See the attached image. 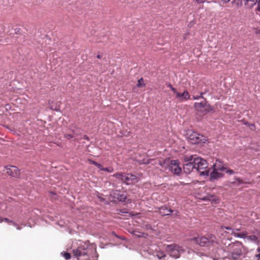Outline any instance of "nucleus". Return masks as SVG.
Masks as SVG:
<instances>
[{"mask_svg": "<svg viewBox=\"0 0 260 260\" xmlns=\"http://www.w3.org/2000/svg\"><path fill=\"white\" fill-rule=\"evenodd\" d=\"M224 251L229 252L230 254V257L234 260L239 259L247 252L246 247L242 242L238 241L230 244L225 248Z\"/></svg>", "mask_w": 260, "mask_h": 260, "instance_id": "f257e3e1", "label": "nucleus"}, {"mask_svg": "<svg viewBox=\"0 0 260 260\" xmlns=\"http://www.w3.org/2000/svg\"><path fill=\"white\" fill-rule=\"evenodd\" d=\"M93 251L94 250L88 244L82 243L77 248L73 249V257L76 258L77 260H88L87 258L83 257H86Z\"/></svg>", "mask_w": 260, "mask_h": 260, "instance_id": "f03ea898", "label": "nucleus"}, {"mask_svg": "<svg viewBox=\"0 0 260 260\" xmlns=\"http://www.w3.org/2000/svg\"><path fill=\"white\" fill-rule=\"evenodd\" d=\"M191 240L202 247H210L217 244L216 237L212 235H209L207 237H198L192 239Z\"/></svg>", "mask_w": 260, "mask_h": 260, "instance_id": "7ed1b4c3", "label": "nucleus"}, {"mask_svg": "<svg viewBox=\"0 0 260 260\" xmlns=\"http://www.w3.org/2000/svg\"><path fill=\"white\" fill-rule=\"evenodd\" d=\"M193 162L195 165V170H197L201 176H207L209 171L207 169L208 164L206 160L200 157L193 156Z\"/></svg>", "mask_w": 260, "mask_h": 260, "instance_id": "20e7f679", "label": "nucleus"}, {"mask_svg": "<svg viewBox=\"0 0 260 260\" xmlns=\"http://www.w3.org/2000/svg\"><path fill=\"white\" fill-rule=\"evenodd\" d=\"M113 176L120 180L122 182L129 185L135 182L138 181V178L136 176L132 174H125L123 173H115Z\"/></svg>", "mask_w": 260, "mask_h": 260, "instance_id": "39448f33", "label": "nucleus"}, {"mask_svg": "<svg viewBox=\"0 0 260 260\" xmlns=\"http://www.w3.org/2000/svg\"><path fill=\"white\" fill-rule=\"evenodd\" d=\"M166 250L171 257L175 258L179 257L181 253L183 251L181 247L176 244L167 245Z\"/></svg>", "mask_w": 260, "mask_h": 260, "instance_id": "423d86ee", "label": "nucleus"}, {"mask_svg": "<svg viewBox=\"0 0 260 260\" xmlns=\"http://www.w3.org/2000/svg\"><path fill=\"white\" fill-rule=\"evenodd\" d=\"M193 155H185L184 157V160L185 162L183 166V170L186 174H190L193 170H195L194 165Z\"/></svg>", "mask_w": 260, "mask_h": 260, "instance_id": "0eeeda50", "label": "nucleus"}, {"mask_svg": "<svg viewBox=\"0 0 260 260\" xmlns=\"http://www.w3.org/2000/svg\"><path fill=\"white\" fill-rule=\"evenodd\" d=\"M188 139L192 144H197L201 142L204 143L207 140L206 137L195 132L189 134Z\"/></svg>", "mask_w": 260, "mask_h": 260, "instance_id": "6e6552de", "label": "nucleus"}, {"mask_svg": "<svg viewBox=\"0 0 260 260\" xmlns=\"http://www.w3.org/2000/svg\"><path fill=\"white\" fill-rule=\"evenodd\" d=\"M169 168L174 174L179 175L181 173L182 169L179 166V162L178 160H171L169 164Z\"/></svg>", "mask_w": 260, "mask_h": 260, "instance_id": "1a4fd4ad", "label": "nucleus"}, {"mask_svg": "<svg viewBox=\"0 0 260 260\" xmlns=\"http://www.w3.org/2000/svg\"><path fill=\"white\" fill-rule=\"evenodd\" d=\"M194 106L196 109L199 112L206 113L209 111V107L206 102L196 103Z\"/></svg>", "mask_w": 260, "mask_h": 260, "instance_id": "9d476101", "label": "nucleus"}, {"mask_svg": "<svg viewBox=\"0 0 260 260\" xmlns=\"http://www.w3.org/2000/svg\"><path fill=\"white\" fill-rule=\"evenodd\" d=\"M6 169L7 170V173L10 176L18 177L20 175V171L15 166H7L6 167Z\"/></svg>", "mask_w": 260, "mask_h": 260, "instance_id": "9b49d317", "label": "nucleus"}, {"mask_svg": "<svg viewBox=\"0 0 260 260\" xmlns=\"http://www.w3.org/2000/svg\"><path fill=\"white\" fill-rule=\"evenodd\" d=\"M176 99L179 102H182L190 99V95L187 90H184L183 93H176Z\"/></svg>", "mask_w": 260, "mask_h": 260, "instance_id": "f8f14e48", "label": "nucleus"}, {"mask_svg": "<svg viewBox=\"0 0 260 260\" xmlns=\"http://www.w3.org/2000/svg\"><path fill=\"white\" fill-rule=\"evenodd\" d=\"M225 229L231 231V234L235 237L244 238L246 237L247 233L246 232L238 233L237 231H239V229H232L231 227H225Z\"/></svg>", "mask_w": 260, "mask_h": 260, "instance_id": "ddd939ff", "label": "nucleus"}, {"mask_svg": "<svg viewBox=\"0 0 260 260\" xmlns=\"http://www.w3.org/2000/svg\"><path fill=\"white\" fill-rule=\"evenodd\" d=\"M213 168L219 171H224L226 170V166L221 161L216 160L215 164L213 165Z\"/></svg>", "mask_w": 260, "mask_h": 260, "instance_id": "4468645a", "label": "nucleus"}, {"mask_svg": "<svg viewBox=\"0 0 260 260\" xmlns=\"http://www.w3.org/2000/svg\"><path fill=\"white\" fill-rule=\"evenodd\" d=\"M215 168H213V171L210 173V178L211 179H217L223 177V174L218 172Z\"/></svg>", "mask_w": 260, "mask_h": 260, "instance_id": "2eb2a0df", "label": "nucleus"}, {"mask_svg": "<svg viewBox=\"0 0 260 260\" xmlns=\"http://www.w3.org/2000/svg\"><path fill=\"white\" fill-rule=\"evenodd\" d=\"M173 212V210L171 209H168L166 207H161L159 209V213L162 216H166L170 215L171 213Z\"/></svg>", "mask_w": 260, "mask_h": 260, "instance_id": "dca6fc26", "label": "nucleus"}, {"mask_svg": "<svg viewBox=\"0 0 260 260\" xmlns=\"http://www.w3.org/2000/svg\"><path fill=\"white\" fill-rule=\"evenodd\" d=\"M245 4L247 5L249 8H251L258 3V0H245Z\"/></svg>", "mask_w": 260, "mask_h": 260, "instance_id": "f3484780", "label": "nucleus"}, {"mask_svg": "<svg viewBox=\"0 0 260 260\" xmlns=\"http://www.w3.org/2000/svg\"><path fill=\"white\" fill-rule=\"evenodd\" d=\"M235 181L233 182V183H236V182H237V185H240L241 184H251V183L250 182H244L242 179L239 178H235Z\"/></svg>", "mask_w": 260, "mask_h": 260, "instance_id": "a211bd4d", "label": "nucleus"}, {"mask_svg": "<svg viewBox=\"0 0 260 260\" xmlns=\"http://www.w3.org/2000/svg\"><path fill=\"white\" fill-rule=\"evenodd\" d=\"M137 86L138 87L145 86V84L144 83V79L143 78H141L138 80V83L137 84Z\"/></svg>", "mask_w": 260, "mask_h": 260, "instance_id": "6ab92c4d", "label": "nucleus"}, {"mask_svg": "<svg viewBox=\"0 0 260 260\" xmlns=\"http://www.w3.org/2000/svg\"><path fill=\"white\" fill-rule=\"evenodd\" d=\"M61 254L63 256V257L66 259H69L71 258V254L70 253H68V252H62L61 253Z\"/></svg>", "mask_w": 260, "mask_h": 260, "instance_id": "aec40b11", "label": "nucleus"}, {"mask_svg": "<svg viewBox=\"0 0 260 260\" xmlns=\"http://www.w3.org/2000/svg\"><path fill=\"white\" fill-rule=\"evenodd\" d=\"M224 171L229 175H232L235 173V172L233 170H231L226 167V170Z\"/></svg>", "mask_w": 260, "mask_h": 260, "instance_id": "412c9836", "label": "nucleus"}, {"mask_svg": "<svg viewBox=\"0 0 260 260\" xmlns=\"http://www.w3.org/2000/svg\"><path fill=\"white\" fill-rule=\"evenodd\" d=\"M103 171H107L108 172H112L113 171V169L112 167L103 168Z\"/></svg>", "mask_w": 260, "mask_h": 260, "instance_id": "4be33fe9", "label": "nucleus"}, {"mask_svg": "<svg viewBox=\"0 0 260 260\" xmlns=\"http://www.w3.org/2000/svg\"><path fill=\"white\" fill-rule=\"evenodd\" d=\"M74 137V136L71 134H65L64 138L70 140Z\"/></svg>", "mask_w": 260, "mask_h": 260, "instance_id": "5701e85b", "label": "nucleus"}, {"mask_svg": "<svg viewBox=\"0 0 260 260\" xmlns=\"http://www.w3.org/2000/svg\"><path fill=\"white\" fill-rule=\"evenodd\" d=\"M4 221L7 222L8 223H12L14 225L15 224V223L13 221L10 220L9 219L6 218H4Z\"/></svg>", "mask_w": 260, "mask_h": 260, "instance_id": "b1692460", "label": "nucleus"}, {"mask_svg": "<svg viewBox=\"0 0 260 260\" xmlns=\"http://www.w3.org/2000/svg\"><path fill=\"white\" fill-rule=\"evenodd\" d=\"M257 7L256 8V11L260 12V0H258V3H257Z\"/></svg>", "mask_w": 260, "mask_h": 260, "instance_id": "393cba45", "label": "nucleus"}, {"mask_svg": "<svg viewBox=\"0 0 260 260\" xmlns=\"http://www.w3.org/2000/svg\"><path fill=\"white\" fill-rule=\"evenodd\" d=\"M95 166H96L101 170L103 171L104 167L101 164L97 163V164H96Z\"/></svg>", "mask_w": 260, "mask_h": 260, "instance_id": "a878e982", "label": "nucleus"}, {"mask_svg": "<svg viewBox=\"0 0 260 260\" xmlns=\"http://www.w3.org/2000/svg\"><path fill=\"white\" fill-rule=\"evenodd\" d=\"M171 89L173 92V93L175 94V96L176 95V93H178V92L177 91V89L173 87Z\"/></svg>", "mask_w": 260, "mask_h": 260, "instance_id": "bb28decb", "label": "nucleus"}, {"mask_svg": "<svg viewBox=\"0 0 260 260\" xmlns=\"http://www.w3.org/2000/svg\"><path fill=\"white\" fill-rule=\"evenodd\" d=\"M88 161L89 162L90 164L94 165L95 166L98 163V162H95V161L92 160L91 159H89L88 160Z\"/></svg>", "mask_w": 260, "mask_h": 260, "instance_id": "cd10ccee", "label": "nucleus"}, {"mask_svg": "<svg viewBox=\"0 0 260 260\" xmlns=\"http://www.w3.org/2000/svg\"><path fill=\"white\" fill-rule=\"evenodd\" d=\"M257 251L258 254L256 255V256L260 258V247H258L257 249Z\"/></svg>", "mask_w": 260, "mask_h": 260, "instance_id": "c85d7f7f", "label": "nucleus"}, {"mask_svg": "<svg viewBox=\"0 0 260 260\" xmlns=\"http://www.w3.org/2000/svg\"><path fill=\"white\" fill-rule=\"evenodd\" d=\"M195 1L197 3L200 4V3H204L206 1V0H195Z\"/></svg>", "mask_w": 260, "mask_h": 260, "instance_id": "c756f323", "label": "nucleus"}, {"mask_svg": "<svg viewBox=\"0 0 260 260\" xmlns=\"http://www.w3.org/2000/svg\"><path fill=\"white\" fill-rule=\"evenodd\" d=\"M211 198H214V199H208V200H214L215 202H216V201H217V202H218V199H215V197H214V196H211Z\"/></svg>", "mask_w": 260, "mask_h": 260, "instance_id": "7c9ffc66", "label": "nucleus"}, {"mask_svg": "<svg viewBox=\"0 0 260 260\" xmlns=\"http://www.w3.org/2000/svg\"><path fill=\"white\" fill-rule=\"evenodd\" d=\"M202 94H203V93H201V95H202ZM201 96H202V95H201V96H194L193 97V98L194 100H197V99H199Z\"/></svg>", "mask_w": 260, "mask_h": 260, "instance_id": "2f4dec72", "label": "nucleus"}, {"mask_svg": "<svg viewBox=\"0 0 260 260\" xmlns=\"http://www.w3.org/2000/svg\"><path fill=\"white\" fill-rule=\"evenodd\" d=\"M83 139L86 140H89V138L87 135H84L83 136Z\"/></svg>", "mask_w": 260, "mask_h": 260, "instance_id": "473e14b6", "label": "nucleus"}, {"mask_svg": "<svg viewBox=\"0 0 260 260\" xmlns=\"http://www.w3.org/2000/svg\"><path fill=\"white\" fill-rule=\"evenodd\" d=\"M96 57L99 59H101L102 57V55L99 54L97 55Z\"/></svg>", "mask_w": 260, "mask_h": 260, "instance_id": "72a5a7b5", "label": "nucleus"}, {"mask_svg": "<svg viewBox=\"0 0 260 260\" xmlns=\"http://www.w3.org/2000/svg\"><path fill=\"white\" fill-rule=\"evenodd\" d=\"M167 86L169 87L170 89H171L173 87L172 85L170 83L167 84Z\"/></svg>", "mask_w": 260, "mask_h": 260, "instance_id": "f704fd0d", "label": "nucleus"}, {"mask_svg": "<svg viewBox=\"0 0 260 260\" xmlns=\"http://www.w3.org/2000/svg\"><path fill=\"white\" fill-rule=\"evenodd\" d=\"M223 2H224V3H227L228 2H229L231 0H222Z\"/></svg>", "mask_w": 260, "mask_h": 260, "instance_id": "c9c22d12", "label": "nucleus"}, {"mask_svg": "<svg viewBox=\"0 0 260 260\" xmlns=\"http://www.w3.org/2000/svg\"><path fill=\"white\" fill-rule=\"evenodd\" d=\"M4 221V219L3 218H2L1 217H0V222H2Z\"/></svg>", "mask_w": 260, "mask_h": 260, "instance_id": "e433bc0d", "label": "nucleus"}, {"mask_svg": "<svg viewBox=\"0 0 260 260\" xmlns=\"http://www.w3.org/2000/svg\"><path fill=\"white\" fill-rule=\"evenodd\" d=\"M146 228H147V229H150L151 228V226L150 225H146Z\"/></svg>", "mask_w": 260, "mask_h": 260, "instance_id": "4c0bfd02", "label": "nucleus"}, {"mask_svg": "<svg viewBox=\"0 0 260 260\" xmlns=\"http://www.w3.org/2000/svg\"><path fill=\"white\" fill-rule=\"evenodd\" d=\"M50 193L51 194H54V196L56 195L55 193H53L52 192H50Z\"/></svg>", "mask_w": 260, "mask_h": 260, "instance_id": "58836bf2", "label": "nucleus"}, {"mask_svg": "<svg viewBox=\"0 0 260 260\" xmlns=\"http://www.w3.org/2000/svg\"><path fill=\"white\" fill-rule=\"evenodd\" d=\"M113 234H114V235H116V234L114 232H113Z\"/></svg>", "mask_w": 260, "mask_h": 260, "instance_id": "ea45409f", "label": "nucleus"}]
</instances>
